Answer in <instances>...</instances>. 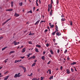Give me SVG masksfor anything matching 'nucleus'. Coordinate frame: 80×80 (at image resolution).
<instances>
[{"label":"nucleus","mask_w":80,"mask_h":80,"mask_svg":"<svg viewBox=\"0 0 80 80\" xmlns=\"http://www.w3.org/2000/svg\"><path fill=\"white\" fill-rule=\"evenodd\" d=\"M51 3L50 4H49L48 5V11L49 12H50V9H52V4H53V0H51Z\"/></svg>","instance_id":"nucleus-1"},{"label":"nucleus","mask_w":80,"mask_h":80,"mask_svg":"<svg viewBox=\"0 0 80 80\" xmlns=\"http://www.w3.org/2000/svg\"><path fill=\"white\" fill-rule=\"evenodd\" d=\"M20 73H19L18 74H15L14 77V78H17V77H20Z\"/></svg>","instance_id":"nucleus-2"},{"label":"nucleus","mask_w":80,"mask_h":80,"mask_svg":"<svg viewBox=\"0 0 80 80\" xmlns=\"http://www.w3.org/2000/svg\"><path fill=\"white\" fill-rule=\"evenodd\" d=\"M55 29L56 30V31L55 32H58V26H57V25H56L55 26Z\"/></svg>","instance_id":"nucleus-3"},{"label":"nucleus","mask_w":80,"mask_h":80,"mask_svg":"<svg viewBox=\"0 0 80 80\" xmlns=\"http://www.w3.org/2000/svg\"><path fill=\"white\" fill-rule=\"evenodd\" d=\"M13 43H14V45H18V44H19V43H20V42H16V41H15L13 42Z\"/></svg>","instance_id":"nucleus-4"},{"label":"nucleus","mask_w":80,"mask_h":80,"mask_svg":"<svg viewBox=\"0 0 80 80\" xmlns=\"http://www.w3.org/2000/svg\"><path fill=\"white\" fill-rule=\"evenodd\" d=\"M11 18H10L9 19H8V20H7L6 22H4L3 24H2V26L3 25H5V23H7V22H8V21H9V20H10Z\"/></svg>","instance_id":"nucleus-5"},{"label":"nucleus","mask_w":80,"mask_h":80,"mask_svg":"<svg viewBox=\"0 0 80 80\" xmlns=\"http://www.w3.org/2000/svg\"><path fill=\"white\" fill-rule=\"evenodd\" d=\"M21 61H22V59H21L20 60H16L15 61L14 63H17V62H20Z\"/></svg>","instance_id":"nucleus-6"},{"label":"nucleus","mask_w":80,"mask_h":80,"mask_svg":"<svg viewBox=\"0 0 80 80\" xmlns=\"http://www.w3.org/2000/svg\"><path fill=\"white\" fill-rule=\"evenodd\" d=\"M10 77V76L8 75L6 77V78H4V80H8V78Z\"/></svg>","instance_id":"nucleus-7"},{"label":"nucleus","mask_w":80,"mask_h":80,"mask_svg":"<svg viewBox=\"0 0 80 80\" xmlns=\"http://www.w3.org/2000/svg\"><path fill=\"white\" fill-rule=\"evenodd\" d=\"M66 72L68 74H69V73H70V70L68 69H67L66 70Z\"/></svg>","instance_id":"nucleus-8"},{"label":"nucleus","mask_w":80,"mask_h":80,"mask_svg":"<svg viewBox=\"0 0 80 80\" xmlns=\"http://www.w3.org/2000/svg\"><path fill=\"white\" fill-rule=\"evenodd\" d=\"M52 13H53V10L52 9L51 10V12L50 13V16H52Z\"/></svg>","instance_id":"nucleus-9"},{"label":"nucleus","mask_w":80,"mask_h":80,"mask_svg":"<svg viewBox=\"0 0 80 80\" xmlns=\"http://www.w3.org/2000/svg\"><path fill=\"white\" fill-rule=\"evenodd\" d=\"M6 11L7 12L13 11V9H7L6 10Z\"/></svg>","instance_id":"nucleus-10"},{"label":"nucleus","mask_w":80,"mask_h":80,"mask_svg":"<svg viewBox=\"0 0 80 80\" xmlns=\"http://www.w3.org/2000/svg\"><path fill=\"white\" fill-rule=\"evenodd\" d=\"M19 14H17V13H15L14 14L15 17H19Z\"/></svg>","instance_id":"nucleus-11"},{"label":"nucleus","mask_w":80,"mask_h":80,"mask_svg":"<svg viewBox=\"0 0 80 80\" xmlns=\"http://www.w3.org/2000/svg\"><path fill=\"white\" fill-rule=\"evenodd\" d=\"M56 35L58 36H60V35H61V33L59 32H57L56 33Z\"/></svg>","instance_id":"nucleus-12"},{"label":"nucleus","mask_w":80,"mask_h":80,"mask_svg":"<svg viewBox=\"0 0 80 80\" xmlns=\"http://www.w3.org/2000/svg\"><path fill=\"white\" fill-rule=\"evenodd\" d=\"M39 22H40V21L38 20L34 24V25H38V23H39Z\"/></svg>","instance_id":"nucleus-13"},{"label":"nucleus","mask_w":80,"mask_h":80,"mask_svg":"<svg viewBox=\"0 0 80 80\" xmlns=\"http://www.w3.org/2000/svg\"><path fill=\"white\" fill-rule=\"evenodd\" d=\"M22 68L23 69V70H24V72H26V68H25L24 67H22Z\"/></svg>","instance_id":"nucleus-14"},{"label":"nucleus","mask_w":80,"mask_h":80,"mask_svg":"<svg viewBox=\"0 0 80 80\" xmlns=\"http://www.w3.org/2000/svg\"><path fill=\"white\" fill-rule=\"evenodd\" d=\"M26 50H25V48H24L22 49V53H23L25 52Z\"/></svg>","instance_id":"nucleus-15"},{"label":"nucleus","mask_w":80,"mask_h":80,"mask_svg":"<svg viewBox=\"0 0 80 80\" xmlns=\"http://www.w3.org/2000/svg\"><path fill=\"white\" fill-rule=\"evenodd\" d=\"M56 33V31H55L54 32H52V35L53 36H54V35H55V34Z\"/></svg>","instance_id":"nucleus-16"},{"label":"nucleus","mask_w":80,"mask_h":80,"mask_svg":"<svg viewBox=\"0 0 80 80\" xmlns=\"http://www.w3.org/2000/svg\"><path fill=\"white\" fill-rule=\"evenodd\" d=\"M7 48V47H6L3 48H2V51H3V50H5V49H6V48Z\"/></svg>","instance_id":"nucleus-17"},{"label":"nucleus","mask_w":80,"mask_h":80,"mask_svg":"<svg viewBox=\"0 0 80 80\" xmlns=\"http://www.w3.org/2000/svg\"><path fill=\"white\" fill-rule=\"evenodd\" d=\"M76 63H77V62H73L72 63H71V65H75V64H76Z\"/></svg>","instance_id":"nucleus-18"},{"label":"nucleus","mask_w":80,"mask_h":80,"mask_svg":"<svg viewBox=\"0 0 80 80\" xmlns=\"http://www.w3.org/2000/svg\"><path fill=\"white\" fill-rule=\"evenodd\" d=\"M35 65H36V63H33L32 65V67H35Z\"/></svg>","instance_id":"nucleus-19"},{"label":"nucleus","mask_w":80,"mask_h":80,"mask_svg":"<svg viewBox=\"0 0 80 80\" xmlns=\"http://www.w3.org/2000/svg\"><path fill=\"white\" fill-rule=\"evenodd\" d=\"M50 52L52 55L53 54V52L52 51V50H51L50 51Z\"/></svg>","instance_id":"nucleus-20"},{"label":"nucleus","mask_w":80,"mask_h":80,"mask_svg":"<svg viewBox=\"0 0 80 80\" xmlns=\"http://www.w3.org/2000/svg\"><path fill=\"white\" fill-rule=\"evenodd\" d=\"M41 59H42L43 60H45V56H43L42 57Z\"/></svg>","instance_id":"nucleus-21"},{"label":"nucleus","mask_w":80,"mask_h":80,"mask_svg":"<svg viewBox=\"0 0 80 80\" xmlns=\"http://www.w3.org/2000/svg\"><path fill=\"white\" fill-rule=\"evenodd\" d=\"M36 47H38V48H40L41 47V46L38 45H36Z\"/></svg>","instance_id":"nucleus-22"},{"label":"nucleus","mask_w":80,"mask_h":80,"mask_svg":"<svg viewBox=\"0 0 80 80\" xmlns=\"http://www.w3.org/2000/svg\"><path fill=\"white\" fill-rule=\"evenodd\" d=\"M35 52H38V48H36L35 49Z\"/></svg>","instance_id":"nucleus-23"},{"label":"nucleus","mask_w":80,"mask_h":80,"mask_svg":"<svg viewBox=\"0 0 80 80\" xmlns=\"http://www.w3.org/2000/svg\"><path fill=\"white\" fill-rule=\"evenodd\" d=\"M19 5L20 6H22V5H23V3L20 2L19 3Z\"/></svg>","instance_id":"nucleus-24"},{"label":"nucleus","mask_w":80,"mask_h":80,"mask_svg":"<svg viewBox=\"0 0 80 80\" xmlns=\"http://www.w3.org/2000/svg\"><path fill=\"white\" fill-rule=\"evenodd\" d=\"M15 52L14 51H11L9 53L10 54H11V53H13Z\"/></svg>","instance_id":"nucleus-25"},{"label":"nucleus","mask_w":80,"mask_h":80,"mask_svg":"<svg viewBox=\"0 0 80 80\" xmlns=\"http://www.w3.org/2000/svg\"><path fill=\"white\" fill-rule=\"evenodd\" d=\"M53 76H52L50 77V78H49V79L52 80V79H53Z\"/></svg>","instance_id":"nucleus-26"},{"label":"nucleus","mask_w":80,"mask_h":80,"mask_svg":"<svg viewBox=\"0 0 80 80\" xmlns=\"http://www.w3.org/2000/svg\"><path fill=\"white\" fill-rule=\"evenodd\" d=\"M66 20L65 19V18H62L61 19V21H63V22H64V21H65Z\"/></svg>","instance_id":"nucleus-27"},{"label":"nucleus","mask_w":80,"mask_h":80,"mask_svg":"<svg viewBox=\"0 0 80 80\" xmlns=\"http://www.w3.org/2000/svg\"><path fill=\"white\" fill-rule=\"evenodd\" d=\"M13 6V2H11V7H12Z\"/></svg>","instance_id":"nucleus-28"},{"label":"nucleus","mask_w":80,"mask_h":80,"mask_svg":"<svg viewBox=\"0 0 80 80\" xmlns=\"http://www.w3.org/2000/svg\"><path fill=\"white\" fill-rule=\"evenodd\" d=\"M54 27V25L52 24L51 25V26H50V28H53Z\"/></svg>","instance_id":"nucleus-29"},{"label":"nucleus","mask_w":80,"mask_h":80,"mask_svg":"<svg viewBox=\"0 0 80 80\" xmlns=\"http://www.w3.org/2000/svg\"><path fill=\"white\" fill-rule=\"evenodd\" d=\"M8 59H7L4 60V62L5 63H6L7 62V61H8Z\"/></svg>","instance_id":"nucleus-30"},{"label":"nucleus","mask_w":80,"mask_h":80,"mask_svg":"<svg viewBox=\"0 0 80 80\" xmlns=\"http://www.w3.org/2000/svg\"><path fill=\"white\" fill-rule=\"evenodd\" d=\"M32 75H33V73H32L30 75H29V74L28 75V76H31L32 77Z\"/></svg>","instance_id":"nucleus-31"},{"label":"nucleus","mask_w":80,"mask_h":80,"mask_svg":"<svg viewBox=\"0 0 80 80\" xmlns=\"http://www.w3.org/2000/svg\"><path fill=\"white\" fill-rule=\"evenodd\" d=\"M71 72H73L74 71V70L73 69L71 68Z\"/></svg>","instance_id":"nucleus-32"},{"label":"nucleus","mask_w":80,"mask_h":80,"mask_svg":"<svg viewBox=\"0 0 80 80\" xmlns=\"http://www.w3.org/2000/svg\"><path fill=\"white\" fill-rule=\"evenodd\" d=\"M34 35V33H30L28 35Z\"/></svg>","instance_id":"nucleus-33"},{"label":"nucleus","mask_w":80,"mask_h":80,"mask_svg":"<svg viewBox=\"0 0 80 80\" xmlns=\"http://www.w3.org/2000/svg\"><path fill=\"white\" fill-rule=\"evenodd\" d=\"M32 42H31V41H29L28 42V43H29V44H32Z\"/></svg>","instance_id":"nucleus-34"},{"label":"nucleus","mask_w":80,"mask_h":80,"mask_svg":"<svg viewBox=\"0 0 80 80\" xmlns=\"http://www.w3.org/2000/svg\"><path fill=\"white\" fill-rule=\"evenodd\" d=\"M67 50L66 49L65 50V51H64V53H67Z\"/></svg>","instance_id":"nucleus-35"},{"label":"nucleus","mask_w":80,"mask_h":80,"mask_svg":"<svg viewBox=\"0 0 80 80\" xmlns=\"http://www.w3.org/2000/svg\"><path fill=\"white\" fill-rule=\"evenodd\" d=\"M42 22H45V21H41L40 22V23H42Z\"/></svg>","instance_id":"nucleus-36"},{"label":"nucleus","mask_w":80,"mask_h":80,"mask_svg":"<svg viewBox=\"0 0 80 80\" xmlns=\"http://www.w3.org/2000/svg\"><path fill=\"white\" fill-rule=\"evenodd\" d=\"M20 58H21L22 59H23V58H25V56H23V57H20Z\"/></svg>","instance_id":"nucleus-37"},{"label":"nucleus","mask_w":80,"mask_h":80,"mask_svg":"<svg viewBox=\"0 0 80 80\" xmlns=\"http://www.w3.org/2000/svg\"><path fill=\"white\" fill-rule=\"evenodd\" d=\"M48 28L49 30V31H50V27H49V26L48 27Z\"/></svg>","instance_id":"nucleus-38"},{"label":"nucleus","mask_w":80,"mask_h":80,"mask_svg":"<svg viewBox=\"0 0 80 80\" xmlns=\"http://www.w3.org/2000/svg\"><path fill=\"white\" fill-rule=\"evenodd\" d=\"M48 31V30L47 29H45L44 31V32L45 33H46Z\"/></svg>","instance_id":"nucleus-39"},{"label":"nucleus","mask_w":80,"mask_h":80,"mask_svg":"<svg viewBox=\"0 0 80 80\" xmlns=\"http://www.w3.org/2000/svg\"><path fill=\"white\" fill-rule=\"evenodd\" d=\"M29 12H30V13H32V10H31L29 12H28V13H29Z\"/></svg>","instance_id":"nucleus-40"},{"label":"nucleus","mask_w":80,"mask_h":80,"mask_svg":"<svg viewBox=\"0 0 80 80\" xmlns=\"http://www.w3.org/2000/svg\"><path fill=\"white\" fill-rule=\"evenodd\" d=\"M50 62H51L50 61H49L47 63L48 65H49V64L50 63Z\"/></svg>","instance_id":"nucleus-41"},{"label":"nucleus","mask_w":80,"mask_h":80,"mask_svg":"<svg viewBox=\"0 0 80 80\" xmlns=\"http://www.w3.org/2000/svg\"><path fill=\"white\" fill-rule=\"evenodd\" d=\"M32 58H33V59L35 58V56H32Z\"/></svg>","instance_id":"nucleus-42"},{"label":"nucleus","mask_w":80,"mask_h":80,"mask_svg":"<svg viewBox=\"0 0 80 80\" xmlns=\"http://www.w3.org/2000/svg\"><path fill=\"white\" fill-rule=\"evenodd\" d=\"M58 53H59V52H60V50L59 49H58L57 51Z\"/></svg>","instance_id":"nucleus-43"},{"label":"nucleus","mask_w":80,"mask_h":80,"mask_svg":"<svg viewBox=\"0 0 80 80\" xmlns=\"http://www.w3.org/2000/svg\"><path fill=\"white\" fill-rule=\"evenodd\" d=\"M36 4L37 7H38V6H39V5H38V3L37 2V3H36Z\"/></svg>","instance_id":"nucleus-44"},{"label":"nucleus","mask_w":80,"mask_h":80,"mask_svg":"<svg viewBox=\"0 0 80 80\" xmlns=\"http://www.w3.org/2000/svg\"><path fill=\"white\" fill-rule=\"evenodd\" d=\"M56 3H57V4H58V0H57Z\"/></svg>","instance_id":"nucleus-45"},{"label":"nucleus","mask_w":80,"mask_h":80,"mask_svg":"<svg viewBox=\"0 0 80 80\" xmlns=\"http://www.w3.org/2000/svg\"><path fill=\"white\" fill-rule=\"evenodd\" d=\"M32 80H37V78H34L32 79Z\"/></svg>","instance_id":"nucleus-46"},{"label":"nucleus","mask_w":80,"mask_h":80,"mask_svg":"<svg viewBox=\"0 0 80 80\" xmlns=\"http://www.w3.org/2000/svg\"><path fill=\"white\" fill-rule=\"evenodd\" d=\"M46 46H47V47H48V46H49V44H47L46 45Z\"/></svg>","instance_id":"nucleus-47"},{"label":"nucleus","mask_w":80,"mask_h":80,"mask_svg":"<svg viewBox=\"0 0 80 80\" xmlns=\"http://www.w3.org/2000/svg\"><path fill=\"white\" fill-rule=\"evenodd\" d=\"M70 23H70V25H72V23L73 22H72V21H71V22H70Z\"/></svg>","instance_id":"nucleus-48"},{"label":"nucleus","mask_w":80,"mask_h":80,"mask_svg":"<svg viewBox=\"0 0 80 80\" xmlns=\"http://www.w3.org/2000/svg\"><path fill=\"white\" fill-rule=\"evenodd\" d=\"M41 80H43V78L42 77H41Z\"/></svg>","instance_id":"nucleus-49"},{"label":"nucleus","mask_w":80,"mask_h":80,"mask_svg":"<svg viewBox=\"0 0 80 80\" xmlns=\"http://www.w3.org/2000/svg\"><path fill=\"white\" fill-rule=\"evenodd\" d=\"M67 60H70V58H69V57H68L67 58Z\"/></svg>","instance_id":"nucleus-50"},{"label":"nucleus","mask_w":80,"mask_h":80,"mask_svg":"<svg viewBox=\"0 0 80 80\" xmlns=\"http://www.w3.org/2000/svg\"><path fill=\"white\" fill-rule=\"evenodd\" d=\"M53 41L54 42H55V41H56L55 39H54L53 40Z\"/></svg>","instance_id":"nucleus-51"},{"label":"nucleus","mask_w":80,"mask_h":80,"mask_svg":"<svg viewBox=\"0 0 80 80\" xmlns=\"http://www.w3.org/2000/svg\"><path fill=\"white\" fill-rule=\"evenodd\" d=\"M49 26L50 27L52 25V23H49Z\"/></svg>","instance_id":"nucleus-52"},{"label":"nucleus","mask_w":80,"mask_h":80,"mask_svg":"<svg viewBox=\"0 0 80 80\" xmlns=\"http://www.w3.org/2000/svg\"><path fill=\"white\" fill-rule=\"evenodd\" d=\"M27 56H28L27 58H28V57H30V56L28 55H27Z\"/></svg>","instance_id":"nucleus-53"},{"label":"nucleus","mask_w":80,"mask_h":80,"mask_svg":"<svg viewBox=\"0 0 80 80\" xmlns=\"http://www.w3.org/2000/svg\"><path fill=\"white\" fill-rule=\"evenodd\" d=\"M8 72L7 71L6 72L4 73V74H6V73H8Z\"/></svg>","instance_id":"nucleus-54"},{"label":"nucleus","mask_w":80,"mask_h":80,"mask_svg":"<svg viewBox=\"0 0 80 80\" xmlns=\"http://www.w3.org/2000/svg\"><path fill=\"white\" fill-rule=\"evenodd\" d=\"M2 38H3V37H0V40L2 39Z\"/></svg>","instance_id":"nucleus-55"},{"label":"nucleus","mask_w":80,"mask_h":80,"mask_svg":"<svg viewBox=\"0 0 80 80\" xmlns=\"http://www.w3.org/2000/svg\"><path fill=\"white\" fill-rule=\"evenodd\" d=\"M48 71L49 72H51V70L50 69L48 70Z\"/></svg>","instance_id":"nucleus-56"},{"label":"nucleus","mask_w":80,"mask_h":80,"mask_svg":"<svg viewBox=\"0 0 80 80\" xmlns=\"http://www.w3.org/2000/svg\"><path fill=\"white\" fill-rule=\"evenodd\" d=\"M45 52H43V55H45Z\"/></svg>","instance_id":"nucleus-57"},{"label":"nucleus","mask_w":80,"mask_h":80,"mask_svg":"<svg viewBox=\"0 0 80 80\" xmlns=\"http://www.w3.org/2000/svg\"><path fill=\"white\" fill-rule=\"evenodd\" d=\"M61 70H62V66L61 67V68H60Z\"/></svg>","instance_id":"nucleus-58"},{"label":"nucleus","mask_w":80,"mask_h":80,"mask_svg":"<svg viewBox=\"0 0 80 80\" xmlns=\"http://www.w3.org/2000/svg\"><path fill=\"white\" fill-rule=\"evenodd\" d=\"M39 3L40 4L41 3V1H39Z\"/></svg>","instance_id":"nucleus-59"},{"label":"nucleus","mask_w":80,"mask_h":80,"mask_svg":"<svg viewBox=\"0 0 80 80\" xmlns=\"http://www.w3.org/2000/svg\"><path fill=\"white\" fill-rule=\"evenodd\" d=\"M2 68H3V67H1L0 68V70L2 69Z\"/></svg>","instance_id":"nucleus-60"},{"label":"nucleus","mask_w":80,"mask_h":80,"mask_svg":"<svg viewBox=\"0 0 80 80\" xmlns=\"http://www.w3.org/2000/svg\"><path fill=\"white\" fill-rule=\"evenodd\" d=\"M33 9L34 10H35V7H33Z\"/></svg>","instance_id":"nucleus-61"},{"label":"nucleus","mask_w":80,"mask_h":80,"mask_svg":"<svg viewBox=\"0 0 80 80\" xmlns=\"http://www.w3.org/2000/svg\"><path fill=\"white\" fill-rule=\"evenodd\" d=\"M49 57H52V55H51V54H50V55H49Z\"/></svg>","instance_id":"nucleus-62"},{"label":"nucleus","mask_w":80,"mask_h":80,"mask_svg":"<svg viewBox=\"0 0 80 80\" xmlns=\"http://www.w3.org/2000/svg\"><path fill=\"white\" fill-rule=\"evenodd\" d=\"M36 80H40V78L36 79Z\"/></svg>","instance_id":"nucleus-63"},{"label":"nucleus","mask_w":80,"mask_h":80,"mask_svg":"<svg viewBox=\"0 0 80 80\" xmlns=\"http://www.w3.org/2000/svg\"><path fill=\"white\" fill-rule=\"evenodd\" d=\"M37 60H34V62H37Z\"/></svg>","instance_id":"nucleus-64"}]
</instances>
